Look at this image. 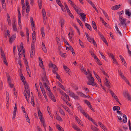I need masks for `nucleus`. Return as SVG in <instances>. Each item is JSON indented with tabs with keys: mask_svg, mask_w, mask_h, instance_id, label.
<instances>
[{
	"mask_svg": "<svg viewBox=\"0 0 131 131\" xmlns=\"http://www.w3.org/2000/svg\"><path fill=\"white\" fill-rule=\"evenodd\" d=\"M87 78L89 80L88 82H86L87 84L89 85H91L92 86H95L97 87H98V85L97 83H94V79L92 77L91 73L90 74L89 76H87Z\"/></svg>",
	"mask_w": 131,
	"mask_h": 131,
	"instance_id": "obj_1",
	"label": "nucleus"
},
{
	"mask_svg": "<svg viewBox=\"0 0 131 131\" xmlns=\"http://www.w3.org/2000/svg\"><path fill=\"white\" fill-rule=\"evenodd\" d=\"M69 95L73 98L75 99H77L79 100L80 99V98L78 95L75 94L72 91H69Z\"/></svg>",
	"mask_w": 131,
	"mask_h": 131,
	"instance_id": "obj_2",
	"label": "nucleus"
},
{
	"mask_svg": "<svg viewBox=\"0 0 131 131\" xmlns=\"http://www.w3.org/2000/svg\"><path fill=\"white\" fill-rule=\"evenodd\" d=\"M119 21L120 23L118 24L119 26L122 25L125 28H126L127 27V24L125 19H123V20H119Z\"/></svg>",
	"mask_w": 131,
	"mask_h": 131,
	"instance_id": "obj_3",
	"label": "nucleus"
},
{
	"mask_svg": "<svg viewBox=\"0 0 131 131\" xmlns=\"http://www.w3.org/2000/svg\"><path fill=\"white\" fill-rule=\"evenodd\" d=\"M109 90L110 92V93H111V94L112 95V96L115 99V100L119 104H120L121 105V104L120 103V102L119 101V100L118 98L117 97V96L115 95V94H114V93L111 90Z\"/></svg>",
	"mask_w": 131,
	"mask_h": 131,
	"instance_id": "obj_4",
	"label": "nucleus"
},
{
	"mask_svg": "<svg viewBox=\"0 0 131 131\" xmlns=\"http://www.w3.org/2000/svg\"><path fill=\"white\" fill-rule=\"evenodd\" d=\"M60 21L59 23L60 24L61 28H63L64 25L65 24V20L62 17H60Z\"/></svg>",
	"mask_w": 131,
	"mask_h": 131,
	"instance_id": "obj_5",
	"label": "nucleus"
},
{
	"mask_svg": "<svg viewBox=\"0 0 131 131\" xmlns=\"http://www.w3.org/2000/svg\"><path fill=\"white\" fill-rule=\"evenodd\" d=\"M39 85H40V88L42 92L43 96H45L46 95V93L45 92V90H44L42 85V83L41 82H39Z\"/></svg>",
	"mask_w": 131,
	"mask_h": 131,
	"instance_id": "obj_6",
	"label": "nucleus"
},
{
	"mask_svg": "<svg viewBox=\"0 0 131 131\" xmlns=\"http://www.w3.org/2000/svg\"><path fill=\"white\" fill-rule=\"evenodd\" d=\"M32 30L34 32L32 34V43H34L36 41V35L35 32V29H33Z\"/></svg>",
	"mask_w": 131,
	"mask_h": 131,
	"instance_id": "obj_7",
	"label": "nucleus"
},
{
	"mask_svg": "<svg viewBox=\"0 0 131 131\" xmlns=\"http://www.w3.org/2000/svg\"><path fill=\"white\" fill-rule=\"evenodd\" d=\"M48 95L51 100L54 102H56V100L55 97L51 92H49Z\"/></svg>",
	"mask_w": 131,
	"mask_h": 131,
	"instance_id": "obj_8",
	"label": "nucleus"
},
{
	"mask_svg": "<svg viewBox=\"0 0 131 131\" xmlns=\"http://www.w3.org/2000/svg\"><path fill=\"white\" fill-rule=\"evenodd\" d=\"M42 15L43 16V22H44L45 21V22L46 21L47 19V17L46 11L44 8L42 9Z\"/></svg>",
	"mask_w": 131,
	"mask_h": 131,
	"instance_id": "obj_9",
	"label": "nucleus"
},
{
	"mask_svg": "<svg viewBox=\"0 0 131 131\" xmlns=\"http://www.w3.org/2000/svg\"><path fill=\"white\" fill-rule=\"evenodd\" d=\"M80 15L82 19V20L84 22L86 21L85 19L86 18V15L84 13H80L79 15Z\"/></svg>",
	"mask_w": 131,
	"mask_h": 131,
	"instance_id": "obj_10",
	"label": "nucleus"
},
{
	"mask_svg": "<svg viewBox=\"0 0 131 131\" xmlns=\"http://www.w3.org/2000/svg\"><path fill=\"white\" fill-rule=\"evenodd\" d=\"M17 110V105L16 103L15 104V106L14 108V111H13V118L14 120L15 118L16 117V111Z\"/></svg>",
	"mask_w": 131,
	"mask_h": 131,
	"instance_id": "obj_11",
	"label": "nucleus"
},
{
	"mask_svg": "<svg viewBox=\"0 0 131 131\" xmlns=\"http://www.w3.org/2000/svg\"><path fill=\"white\" fill-rule=\"evenodd\" d=\"M16 34H13L10 38L9 40V42L10 43H12L13 41L14 40L16 37Z\"/></svg>",
	"mask_w": 131,
	"mask_h": 131,
	"instance_id": "obj_12",
	"label": "nucleus"
},
{
	"mask_svg": "<svg viewBox=\"0 0 131 131\" xmlns=\"http://www.w3.org/2000/svg\"><path fill=\"white\" fill-rule=\"evenodd\" d=\"M62 107L64 108L65 110L68 112V113L69 114H70L71 115H72L73 114L70 111V110L69 108H68L66 106L63 105H62Z\"/></svg>",
	"mask_w": 131,
	"mask_h": 131,
	"instance_id": "obj_13",
	"label": "nucleus"
},
{
	"mask_svg": "<svg viewBox=\"0 0 131 131\" xmlns=\"http://www.w3.org/2000/svg\"><path fill=\"white\" fill-rule=\"evenodd\" d=\"M39 65L40 66L43 70H45L44 66L43 63V62L42 61L41 58L39 57Z\"/></svg>",
	"mask_w": 131,
	"mask_h": 131,
	"instance_id": "obj_14",
	"label": "nucleus"
},
{
	"mask_svg": "<svg viewBox=\"0 0 131 131\" xmlns=\"http://www.w3.org/2000/svg\"><path fill=\"white\" fill-rule=\"evenodd\" d=\"M75 118L76 121L79 124H80V125L82 126H83V125L81 121L78 118L77 116H75Z\"/></svg>",
	"mask_w": 131,
	"mask_h": 131,
	"instance_id": "obj_15",
	"label": "nucleus"
},
{
	"mask_svg": "<svg viewBox=\"0 0 131 131\" xmlns=\"http://www.w3.org/2000/svg\"><path fill=\"white\" fill-rule=\"evenodd\" d=\"M49 67H52L53 69H54L56 71H57L58 70L57 67L55 64L51 63V64H49Z\"/></svg>",
	"mask_w": 131,
	"mask_h": 131,
	"instance_id": "obj_16",
	"label": "nucleus"
},
{
	"mask_svg": "<svg viewBox=\"0 0 131 131\" xmlns=\"http://www.w3.org/2000/svg\"><path fill=\"white\" fill-rule=\"evenodd\" d=\"M120 6L119 4L114 6L112 7L111 9L113 10H117L121 7Z\"/></svg>",
	"mask_w": 131,
	"mask_h": 131,
	"instance_id": "obj_17",
	"label": "nucleus"
},
{
	"mask_svg": "<svg viewBox=\"0 0 131 131\" xmlns=\"http://www.w3.org/2000/svg\"><path fill=\"white\" fill-rule=\"evenodd\" d=\"M63 68L66 72L70 75V72H69V70H70L69 68L64 65H63Z\"/></svg>",
	"mask_w": 131,
	"mask_h": 131,
	"instance_id": "obj_18",
	"label": "nucleus"
},
{
	"mask_svg": "<svg viewBox=\"0 0 131 131\" xmlns=\"http://www.w3.org/2000/svg\"><path fill=\"white\" fill-rule=\"evenodd\" d=\"M93 73L95 77L100 82H101V80L100 77L94 71H93Z\"/></svg>",
	"mask_w": 131,
	"mask_h": 131,
	"instance_id": "obj_19",
	"label": "nucleus"
},
{
	"mask_svg": "<svg viewBox=\"0 0 131 131\" xmlns=\"http://www.w3.org/2000/svg\"><path fill=\"white\" fill-rule=\"evenodd\" d=\"M123 94L125 97L126 98L130 95L128 92L126 90L124 92H123Z\"/></svg>",
	"mask_w": 131,
	"mask_h": 131,
	"instance_id": "obj_20",
	"label": "nucleus"
},
{
	"mask_svg": "<svg viewBox=\"0 0 131 131\" xmlns=\"http://www.w3.org/2000/svg\"><path fill=\"white\" fill-rule=\"evenodd\" d=\"M42 49L44 52L45 53H46L47 52V50L44 43L43 42L42 43Z\"/></svg>",
	"mask_w": 131,
	"mask_h": 131,
	"instance_id": "obj_21",
	"label": "nucleus"
},
{
	"mask_svg": "<svg viewBox=\"0 0 131 131\" xmlns=\"http://www.w3.org/2000/svg\"><path fill=\"white\" fill-rule=\"evenodd\" d=\"M25 90L24 91V92H27V90H29V88L28 84L27 83L24 86Z\"/></svg>",
	"mask_w": 131,
	"mask_h": 131,
	"instance_id": "obj_22",
	"label": "nucleus"
},
{
	"mask_svg": "<svg viewBox=\"0 0 131 131\" xmlns=\"http://www.w3.org/2000/svg\"><path fill=\"white\" fill-rule=\"evenodd\" d=\"M2 5L3 8L5 10L6 9V5L5 0H1Z\"/></svg>",
	"mask_w": 131,
	"mask_h": 131,
	"instance_id": "obj_23",
	"label": "nucleus"
},
{
	"mask_svg": "<svg viewBox=\"0 0 131 131\" xmlns=\"http://www.w3.org/2000/svg\"><path fill=\"white\" fill-rule=\"evenodd\" d=\"M105 80L106 81V82H105V84L106 86H107L108 88H110V85L109 83V82L110 83L109 81H108L107 79L106 78H105Z\"/></svg>",
	"mask_w": 131,
	"mask_h": 131,
	"instance_id": "obj_24",
	"label": "nucleus"
},
{
	"mask_svg": "<svg viewBox=\"0 0 131 131\" xmlns=\"http://www.w3.org/2000/svg\"><path fill=\"white\" fill-rule=\"evenodd\" d=\"M26 70L27 71V73L29 75V76L30 77H31V72L30 70L29 69V66H27L26 67Z\"/></svg>",
	"mask_w": 131,
	"mask_h": 131,
	"instance_id": "obj_25",
	"label": "nucleus"
},
{
	"mask_svg": "<svg viewBox=\"0 0 131 131\" xmlns=\"http://www.w3.org/2000/svg\"><path fill=\"white\" fill-rule=\"evenodd\" d=\"M35 47L34 43H31L30 51H33L35 53Z\"/></svg>",
	"mask_w": 131,
	"mask_h": 131,
	"instance_id": "obj_26",
	"label": "nucleus"
},
{
	"mask_svg": "<svg viewBox=\"0 0 131 131\" xmlns=\"http://www.w3.org/2000/svg\"><path fill=\"white\" fill-rule=\"evenodd\" d=\"M125 13L126 15H127L129 17H130L131 15V13L129 11V9H126L125 10Z\"/></svg>",
	"mask_w": 131,
	"mask_h": 131,
	"instance_id": "obj_27",
	"label": "nucleus"
},
{
	"mask_svg": "<svg viewBox=\"0 0 131 131\" xmlns=\"http://www.w3.org/2000/svg\"><path fill=\"white\" fill-rule=\"evenodd\" d=\"M61 98H63L62 99L63 101L65 103H66L67 105L69 106H71V103H69L66 99L62 97H61Z\"/></svg>",
	"mask_w": 131,
	"mask_h": 131,
	"instance_id": "obj_28",
	"label": "nucleus"
},
{
	"mask_svg": "<svg viewBox=\"0 0 131 131\" xmlns=\"http://www.w3.org/2000/svg\"><path fill=\"white\" fill-rule=\"evenodd\" d=\"M85 27L90 31L92 30L91 27L87 23H86L85 24Z\"/></svg>",
	"mask_w": 131,
	"mask_h": 131,
	"instance_id": "obj_29",
	"label": "nucleus"
},
{
	"mask_svg": "<svg viewBox=\"0 0 131 131\" xmlns=\"http://www.w3.org/2000/svg\"><path fill=\"white\" fill-rule=\"evenodd\" d=\"M41 31L42 37H44L45 36V35L44 33L45 31L43 27H42L41 28Z\"/></svg>",
	"mask_w": 131,
	"mask_h": 131,
	"instance_id": "obj_30",
	"label": "nucleus"
},
{
	"mask_svg": "<svg viewBox=\"0 0 131 131\" xmlns=\"http://www.w3.org/2000/svg\"><path fill=\"white\" fill-rule=\"evenodd\" d=\"M124 119L123 120V122L124 123H125L127 122V118L125 114H123Z\"/></svg>",
	"mask_w": 131,
	"mask_h": 131,
	"instance_id": "obj_31",
	"label": "nucleus"
},
{
	"mask_svg": "<svg viewBox=\"0 0 131 131\" xmlns=\"http://www.w3.org/2000/svg\"><path fill=\"white\" fill-rule=\"evenodd\" d=\"M37 110L38 111V114L39 117H40L41 116V117H43L42 113L41 112L39 108H38Z\"/></svg>",
	"mask_w": 131,
	"mask_h": 131,
	"instance_id": "obj_32",
	"label": "nucleus"
},
{
	"mask_svg": "<svg viewBox=\"0 0 131 131\" xmlns=\"http://www.w3.org/2000/svg\"><path fill=\"white\" fill-rule=\"evenodd\" d=\"M38 4L39 5V8L40 9H41L42 6V3L41 0H38Z\"/></svg>",
	"mask_w": 131,
	"mask_h": 131,
	"instance_id": "obj_33",
	"label": "nucleus"
},
{
	"mask_svg": "<svg viewBox=\"0 0 131 131\" xmlns=\"http://www.w3.org/2000/svg\"><path fill=\"white\" fill-rule=\"evenodd\" d=\"M56 125L57 126V128L59 131V130H62V129H63V128L61 126H60L59 124H56Z\"/></svg>",
	"mask_w": 131,
	"mask_h": 131,
	"instance_id": "obj_34",
	"label": "nucleus"
},
{
	"mask_svg": "<svg viewBox=\"0 0 131 131\" xmlns=\"http://www.w3.org/2000/svg\"><path fill=\"white\" fill-rule=\"evenodd\" d=\"M72 125V127L76 130L79 128L74 123H73Z\"/></svg>",
	"mask_w": 131,
	"mask_h": 131,
	"instance_id": "obj_35",
	"label": "nucleus"
},
{
	"mask_svg": "<svg viewBox=\"0 0 131 131\" xmlns=\"http://www.w3.org/2000/svg\"><path fill=\"white\" fill-rule=\"evenodd\" d=\"M59 112L63 116H64L65 115L64 112L61 109V107H59Z\"/></svg>",
	"mask_w": 131,
	"mask_h": 131,
	"instance_id": "obj_36",
	"label": "nucleus"
},
{
	"mask_svg": "<svg viewBox=\"0 0 131 131\" xmlns=\"http://www.w3.org/2000/svg\"><path fill=\"white\" fill-rule=\"evenodd\" d=\"M77 21L79 25H80V26L82 27L83 28V25L82 24V23H81V21H80V20L78 19L77 18Z\"/></svg>",
	"mask_w": 131,
	"mask_h": 131,
	"instance_id": "obj_37",
	"label": "nucleus"
},
{
	"mask_svg": "<svg viewBox=\"0 0 131 131\" xmlns=\"http://www.w3.org/2000/svg\"><path fill=\"white\" fill-rule=\"evenodd\" d=\"M77 94L79 95H80L82 97V96H85V95L82 92H78L77 93Z\"/></svg>",
	"mask_w": 131,
	"mask_h": 131,
	"instance_id": "obj_38",
	"label": "nucleus"
},
{
	"mask_svg": "<svg viewBox=\"0 0 131 131\" xmlns=\"http://www.w3.org/2000/svg\"><path fill=\"white\" fill-rule=\"evenodd\" d=\"M56 119L59 121H62L63 120L61 117L58 115L56 117Z\"/></svg>",
	"mask_w": 131,
	"mask_h": 131,
	"instance_id": "obj_39",
	"label": "nucleus"
},
{
	"mask_svg": "<svg viewBox=\"0 0 131 131\" xmlns=\"http://www.w3.org/2000/svg\"><path fill=\"white\" fill-rule=\"evenodd\" d=\"M32 103L33 104V106L35 105V104L34 102V97L33 96H32V97H31V101L30 103L31 104H32Z\"/></svg>",
	"mask_w": 131,
	"mask_h": 131,
	"instance_id": "obj_40",
	"label": "nucleus"
},
{
	"mask_svg": "<svg viewBox=\"0 0 131 131\" xmlns=\"http://www.w3.org/2000/svg\"><path fill=\"white\" fill-rule=\"evenodd\" d=\"M12 25L13 30L15 31H17V28L16 25Z\"/></svg>",
	"mask_w": 131,
	"mask_h": 131,
	"instance_id": "obj_41",
	"label": "nucleus"
},
{
	"mask_svg": "<svg viewBox=\"0 0 131 131\" xmlns=\"http://www.w3.org/2000/svg\"><path fill=\"white\" fill-rule=\"evenodd\" d=\"M113 62L115 64H116L118 65V62L117 61L116 59H115L114 58L113 59Z\"/></svg>",
	"mask_w": 131,
	"mask_h": 131,
	"instance_id": "obj_42",
	"label": "nucleus"
},
{
	"mask_svg": "<svg viewBox=\"0 0 131 131\" xmlns=\"http://www.w3.org/2000/svg\"><path fill=\"white\" fill-rule=\"evenodd\" d=\"M99 53L101 55L102 58L104 59L105 61L106 60V58H105V56L103 55V54L100 51H99Z\"/></svg>",
	"mask_w": 131,
	"mask_h": 131,
	"instance_id": "obj_43",
	"label": "nucleus"
},
{
	"mask_svg": "<svg viewBox=\"0 0 131 131\" xmlns=\"http://www.w3.org/2000/svg\"><path fill=\"white\" fill-rule=\"evenodd\" d=\"M92 43H93L94 46L96 47L97 46L96 42L92 38Z\"/></svg>",
	"mask_w": 131,
	"mask_h": 131,
	"instance_id": "obj_44",
	"label": "nucleus"
},
{
	"mask_svg": "<svg viewBox=\"0 0 131 131\" xmlns=\"http://www.w3.org/2000/svg\"><path fill=\"white\" fill-rule=\"evenodd\" d=\"M47 109L48 112L49 114L50 115V116H51V117L52 116V115L50 112V109L49 106H47Z\"/></svg>",
	"mask_w": 131,
	"mask_h": 131,
	"instance_id": "obj_45",
	"label": "nucleus"
},
{
	"mask_svg": "<svg viewBox=\"0 0 131 131\" xmlns=\"http://www.w3.org/2000/svg\"><path fill=\"white\" fill-rule=\"evenodd\" d=\"M18 64L20 65V68H21L22 67V65L21 63V59H19V60L18 61Z\"/></svg>",
	"mask_w": 131,
	"mask_h": 131,
	"instance_id": "obj_46",
	"label": "nucleus"
},
{
	"mask_svg": "<svg viewBox=\"0 0 131 131\" xmlns=\"http://www.w3.org/2000/svg\"><path fill=\"white\" fill-rule=\"evenodd\" d=\"M44 79H45L47 83V84L49 83V82L48 81V79L47 78L46 75V76L45 75V76H44Z\"/></svg>",
	"mask_w": 131,
	"mask_h": 131,
	"instance_id": "obj_47",
	"label": "nucleus"
},
{
	"mask_svg": "<svg viewBox=\"0 0 131 131\" xmlns=\"http://www.w3.org/2000/svg\"><path fill=\"white\" fill-rule=\"evenodd\" d=\"M85 103L87 104L89 106L91 104L90 102L88 100H85Z\"/></svg>",
	"mask_w": 131,
	"mask_h": 131,
	"instance_id": "obj_48",
	"label": "nucleus"
},
{
	"mask_svg": "<svg viewBox=\"0 0 131 131\" xmlns=\"http://www.w3.org/2000/svg\"><path fill=\"white\" fill-rule=\"evenodd\" d=\"M4 60L3 62L4 63V64H5L6 66H8V63L7 62V61L6 60V58H5V59H3Z\"/></svg>",
	"mask_w": 131,
	"mask_h": 131,
	"instance_id": "obj_49",
	"label": "nucleus"
},
{
	"mask_svg": "<svg viewBox=\"0 0 131 131\" xmlns=\"http://www.w3.org/2000/svg\"><path fill=\"white\" fill-rule=\"evenodd\" d=\"M6 99H7V100H8V101H9V94L8 92L6 91Z\"/></svg>",
	"mask_w": 131,
	"mask_h": 131,
	"instance_id": "obj_50",
	"label": "nucleus"
},
{
	"mask_svg": "<svg viewBox=\"0 0 131 131\" xmlns=\"http://www.w3.org/2000/svg\"><path fill=\"white\" fill-rule=\"evenodd\" d=\"M108 54L109 56L112 58V59L114 58L112 53H109Z\"/></svg>",
	"mask_w": 131,
	"mask_h": 131,
	"instance_id": "obj_51",
	"label": "nucleus"
},
{
	"mask_svg": "<svg viewBox=\"0 0 131 131\" xmlns=\"http://www.w3.org/2000/svg\"><path fill=\"white\" fill-rule=\"evenodd\" d=\"M71 51L73 55L74 56L75 55V53L74 51V50L73 48H71V50H70Z\"/></svg>",
	"mask_w": 131,
	"mask_h": 131,
	"instance_id": "obj_52",
	"label": "nucleus"
},
{
	"mask_svg": "<svg viewBox=\"0 0 131 131\" xmlns=\"http://www.w3.org/2000/svg\"><path fill=\"white\" fill-rule=\"evenodd\" d=\"M128 126L129 130L130 131H131V124L129 120L128 121Z\"/></svg>",
	"mask_w": 131,
	"mask_h": 131,
	"instance_id": "obj_53",
	"label": "nucleus"
},
{
	"mask_svg": "<svg viewBox=\"0 0 131 131\" xmlns=\"http://www.w3.org/2000/svg\"><path fill=\"white\" fill-rule=\"evenodd\" d=\"M60 55L62 57L65 58V57L66 56V53H64L63 54H60Z\"/></svg>",
	"mask_w": 131,
	"mask_h": 131,
	"instance_id": "obj_54",
	"label": "nucleus"
},
{
	"mask_svg": "<svg viewBox=\"0 0 131 131\" xmlns=\"http://www.w3.org/2000/svg\"><path fill=\"white\" fill-rule=\"evenodd\" d=\"M101 127L104 130V131H107V129L104 125H103V126H102Z\"/></svg>",
	"mask_w": 131,
	"mask_h": 131,
	"instance_id": "obj_55",
	"label": "nucleus"
},
{
	"mask_svg": "<svg viewBox=\"0 0 131 131\" xmlns=\"http://www.w3.org/2000/svg\"><path fill=\"white\" fill-rule=\"evenodd\" d=\"M92 6L93 7V8L97 12V13H98L99 11L98 10H97V9L96 8V7L95 6V5L93 4V5H92Z\"/></svg>",
	"mask_w": 131,
	"mask_h": 131,
	"instance_id": "obj_56",
	"label": "nucleus"
},
{
	"mask_svg": "<svg viewBox=\"0 0 131 131\" xmlns=\"http://www.w3.org/2000/svg\"><path fill=\"white\" fill-rule=\"evenodd\" d=\"M24 62L25 64L26 63V66H28V64L27 61V60L26 58H24Z\"/></svg>",
	"mask_w": 131,
	"mask_h": 131,
	"instance_id": "obj_57",
	"label": "nucleus"
},
{
	"mask_svg": "<svg viewBox=\"0 0 131 131\" xmlns=\"http://www.w3.org/2000/svg\"><path fill=\"white\" fill-rule=\"evenodd\" d=\"M17 48L18 51V55H19V54H21V50H20V48L19 47H18H18H17Z\"/></svg>",
	"mask_w": 131,
	"mask_h": 131,
	"instance_id": "obj_58",
	"label": "nucleus"
},
{
	"mask_svg": "<svg viewBox=\"0 0 131 131\" xmlns=\"http://www.w3.org/2000/svg\"><path fill=\"white\" fill-rule=\"evenodd\" d=\"M7 21H10V16H9V14H8L7 13Z\"/></svg>",
	"mask_w": 131,
	"mask_h": 131,
	"instance_id": "obj_59",
	"label": "nucleus"
},
{
	"mask_svg": "<svg viewBox=\"0 0 131 131\" xmlns=\"http://www.w3.org/2000/svg\"><path fill=\"white\" fill-rule=\"evenodd\" d=\"M31 25L32 29H33V27H34L35 28V24H34V22H33L32 23L31 22Z\"/></svg>",
	"mask_w": 131,
	"mask_h": 131,
	"instance_id": "obj_60",
	"label": "nucleus"
},
{
	"mask_svg": "<svg viewBox=\"0 0 131 131\" xmlns=\"http://www.w3.org/2000/svg\"><path fill=\"white\" fill-rule=\"evenodd\" d=\"M92 27L97 32V27L96 25H92Z\"/></svg>",
	"mask_w": 131,
	"mask_h": 131,
	"instance_id": "obj_61",
	"label": "nucleus"
},
{
	"mask_svg": "<svg viewBox=\"0 0 131 131\" xmlns=\"http://www.w3.org/2000/svg\"><path fill=\"white\" fill-rule=\"evenodd\" d=\"M102 40L104 42V43L107 45V46H108V43H107V41H106V39L105 38H104V39H103Z\"/></svg>",
	"mask_w": 131,
	"mask_h": 131,
	"instance_id": "obj_62",
	"label": "nucleus"
},
{
	"mask_svg": "<svg viewBox=\"0 0 131 131\" xmlns=\"http://www.w3.org/2000/svg\"><path fill=\"white\" fill-rule=\"evenodd\" d=\"M1 56L2 57L3 59H5L6 57L4 52L1 53Z\"/></svg>",
	"mask_w": 131,
	"mask_h": 131,
	"instance_id": "obj_63",
	"label": "nucleus"
},
{
	"mask_svg": "<svg viewBox=\"0 0 131 131\" xmlns=\"http://www.w3.org/2000/svg\"><path fill=\"white\" fill-rule=\"evenodd\" d=\"M96 62L99 65H102V64L101 63V62L99 60H97V61H96Z\"/></svg>",
	"mask_w": 131,
	"mask_h": 131,
	"instance_id": "obj_64",
	"label": "nucleus"
}]
</instances>
